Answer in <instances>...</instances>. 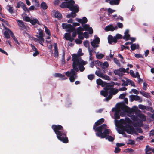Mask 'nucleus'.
I'll return each mask as SVG.
<instances>
[{
	"instance_id": "nucleus-20",
	"label": "nucleus",
	"mask_w": 154,
	"mask_h": 154,
	"mask_svg": "<svg viewBox=\"0 0 154 154\" xmlns=\"http://www.w3.org/2000/svg\"><path fill=\"white\" fill-rule=\"evenodd\" d=\"M54 56L55 57H57L58 55V52L57 43H54Z\"/></svg>"
},
{
	"instance_id": "nucleus-27",
	"label": "nucleus",
	"mask_w": 154,
	"mask_h": 154,
	"mask_svg": "<svg viewBox=\"0 0 154 154\" xmlns=\"http://www.w3.org/2000/svg\"><path fill=\"white\" fill-rule=\"evenodd\" d=\"M30 23L33 25L36 24H39L38 20L35 18H32Z\"/></svg>"
},
{
	"instance_id": "nucleus-5",
	"label": "nucleus",
	"mask_w": 154,
	"mask_h": 154,
	"mask_svg": "<svg viewBox=\"0 0 154 154\" xmlns=\"http://www.w3.org/2000/svg\"><path fill=\"white\" fill-rule=\"evenodd\" d=\"M52 128L57 135V137L59 140L64 143H67L68 142V138L66 137V134L61 125H54L52 126Z\"/></svg>"
},
{
	"instance_id": "nucleus-45",
	"label": "nucleus",
	"mask_w": 154,
	"mask_h": 154,
	"mask_svg": "<svg viewBox=\"0 0 154 154\" xmlns=\"http://www.w3.org/2000/svg\"><path fill=\"white\" fill-rule=\"evenodd\" d=\"M119 69V71H120V72H121V73H122L123 75L124 73H125V72H126V69L124 68H120ZM127 72L128 73H129L128 72Z\"/></svg>"
},
{
	"instance_id": "nucleus-14",
	"label": "nucleus",
	"mask_w": 154,
	"mask_h": 154,
	"mask_svg": "<svg viewBox=\"0 0 154 154\" xmlns=\"http://www.w3.org/2000/svg\"><path fill=\"white\" fill-rule=\"evenodd\" d=\"M83 27H82L84 29V30H85L86 31H89L90 34H92L93 33V30L91 27H90L89 25L85 24L82 26Z\"/></svg>"
},
{
	"instance_id": "nucleus-10",
	"label": "nucleus",
	"mask_w": 154,
	"mask_h": 154,
	"mask_svg": "<svg viewBox=\"0 0 154 154\" xmlns=\"http://www.w3.org/2000/svg\"><path fill=\"white\" fill-rule=\"evenodd\" d=\"M95 74L97 76L102 78L103 79L109 80L110 78L108 76L105 75L101 72L100 69L98 68V70L95 72Z\"/></svg>"
},
{
	"instance_id": "nucleus-48",
	"label": "nucleus",
	"mask_w": 154,
	"mask_h": 154,
	"mask_svg": "<svg viewBox=\"0 0 154 154\" xmlns=\"http://www.w3.org/2000/svg\"><path fill=\"white\" fill-rule=\"evenodd\" d=\"M94 77V75L93 74H91L88 76V78L90 80H92Z\"/></svg>"
},
{
	"instance_id": "nucleus-33",
	"label": "nucleus",
	"mask_w": 154,
	"mask_h": 154,
	"mask_svg": "<svg viewBox=\"0 0 154 154\" xmlns=\"http://www.w3.org/2000/svg\"><path fill=\"white\" fill-rule=\"evenodd\" d=\"M127 82H128V85H130L131 86H133L134 87H135L134 83L133 81L131 80L128 79H127Z\"/></svg>"
},
{
	"instance_id": "nucleus-7",
	"label": "nucleus",
	"mask_w": 154,
	"mask_h": 154,
	"mask_svg": "<svg viewBox=\"0 0 154 154\" xmlns=\"http://www.w3.org/2000/svg\"><path fill=\"white\" fill-rule=\"evenodd\" d=\"M118 91V90L115 88H113L112 87L108 86L104 88V89L100 91V94L104 97H106L109 93L110 94L109 96L105 98L104 100L107 101H109L112 97V94L115 95L117 94Z\"/></svg>"
},
{
	"instance_id": "nucleus-31",
	"label": "nucleus",
	"mask_w": 154,
	"mask_h": 154,
	"mask_svg": "<svg viewBox=\"0 0 154 154\" xmlns=\"http://www.w3.org/2000/svg\"><path fill=\"white\" fill-rule=\"evenodd\" d=\"M54 76L56 77H59L61 78H62L63 79H67V78H64V77H65L64 75H62L60 73H56L54 75Z\"/></svg>"
},
{
	"instance_id": "nucleus-26",
	"label": "nucleus",
	"mask_w": 154,
	"mask_h": 154,
	"mask_svg": "<svg viewBox=\"0 0 154 154\" xmlns=\"http://www.w3.org/2000/svg\"><path fill=\"white\" fill-rule=\"evenodd\" d=\"M8 31L9 32L10 34L11 35V36L13 38L15 42L19 44L18 42L17 39V38L15 37L12 32L9 29H8Z\"/></svg>"
},
{
	"instance_id": "nucleus-16",
	"label": "nucleus",
	"mask_w": 154,
	"mask_h": 154,
	"mask_svg": "<svg viewBox=\"0 0 154 154\" xmlns=\"http://www.w3.org/2000/svg\"><path fill=\"white\" fill-rule=\"evenodd\" d=\"M108 42L109 44H112L113 43H116L117 42L116 39V37H113L111 35H109L108 37Z\"/></svg>"
},
{
	"instance_id": "nucleus-64",
	"label": "nucleus",
	"mask_w": 154,
	"mask_h": 154,
	"mask_svg": "<svg viewBox=\"0 0 154 154\" xmlns=\"http://www.w3.org/2000/svg\"><path fill=\"white\" fill-rule=\"evenodd\" d=\"M35 52L33 54V56L35 57L37 56V55H38L39 54V52L38 51H35Z\"/></svg>"
},
{
	"instance_id": "nucleus-17",
	"label": "nucleus",
	"mask_w": 154,
	"mask_h": 154,
	"mask_svg": "<svg viewBox=\"0 0 154 154\" xmlns=\"http://www.w3.org/2000/svg\"><path fill=\"white\" fill-rule=\"evenodd\" d=\"M115 28L117 29V27L116 26L115 28L112 25H109L105 27V30L106 31H113L114 30Z\"/></svg>"
},
{
	"instance_id": "nucleus-44",
	"label": "nucleus",
	"mask_w": 154,
	"mask_h": 154,
	"mask_svg": "<svg viewBox=\"0 0 154 154\" xmlns=\"http://www.w3.org/2000/svg\"><path fill=\"white\" fill-rule=\"evenodd\" d=\"M7 7L9 8L8 11L11 14L13 12V10L12 7L10 5H8Z\"/></svg>"
},
{
	"instance_id": "nucleus-15",
	"label": "nucleus",
	"mask_w": 154,
	"mask_h": 154,
	"mask_svg": "<svg viewBox=\"0 0 154 154\" xmlns=\"http://www.w3.org/2000/svg\"><path fill=\"white\" fill-rule=\"evenodd\" d=\"M17 22L18 24L20 27V29L22 30H23L26 29V26L24 25L23 22L20 20H17Z\"/></svg>"
},
{
	"instance_id": "nucleus-1",
	"label": "nucleus",
	"mask_w": 154,
	"mask_h": 154,
	"mask_svg": "<svg viewBox=\"0 0 154 154\" xmlns=\"http://www.w3.org/2000/svg\"><path fill=\"white\" fill-rule=\"evenodd\" d=\"M82 51L81 49L80 48L78 50L77 54H72L73 69L71 70L70 72L67 71L65 73L66 76L69 77V79L71 82H74L77 77L75 71L77 72L79 69L80 72H83L85 69L83 66L88 63L87 61H84L80 57L83 54Z\"/></svg>"
},
{
	"instance_id": "nucleus-36",
	"label": "nucleus",
	"mask_w": 154,
	"mask_h": 154,
	"mask_svg": "<svg viewBox=\"0 0 154 154\" xmlns=\"http://www.w3.org/2000/svg\"><path fill=\"white\" fill-rule=\"evenodd\" d=\"M138 116L143 121H145L146 120V117L144 115L140 113L139 114Z\"/></svg>"
},
{
	"instance_id": "nucleus-6",
	"label": "nucleus",
	"mask_w": 154,
	"mask_h": 154,
	"mask_svg": "<svg viewBox=\"0 0 154 154\" xmlns=\"http://www.w3.org/2000/svg\"><path fill=\"white\" fill-rule=\"evenodd\" d=\"M132 122L129 118H125V119H121L119 124L123 129L128 133L130 134H136V132L134 128L131 126Z\"/></svg>"
},
{
	"instance_id": "nucleus-8",
	"label": "nucleus",
	"mask_w": 154,
	"mask_h": 154,
	"mask_svg": "<svg viewBox=\"0 0 154 154\" xmlns=\"http://www.w3.org/2000/svg\"><path fill=\"white\" fill-rule=\"evenodd\" d=\"M63 29H66V31L71 32L75 30V28L71 24L63 23L62 25Z\"/></svg>"
},
{
	"instance_id": "nucleus-25",
	"label": "nucleus",
	"mask_w": 154,
	"mask_h": 154,
	"mask_svg": "<svg viewBox=\"0 0 154 154\" xmlns=\"http://www.w3.org/2000/svg\"><path fill=\"white\" fill-rule=\"evenodd\" d=\"M100 65L103 69H105L109 66V64L107 62L104 63L100 62Z\"/></svg>"
},
{
	"instance_id": "nucleus-30",
	"label": "nucleus",
	"mask_w": 154,
	"mask_h": 154,
	"mask_svg": "<svg viewBox=\"0 0 154 154\" xmlns=\"http://www.w3.org/2000/svg\"><path fill=\"white\" fill-rule=\"evenodd\" d=\"M97 83L99 85L103 86L105 84V83L100 79H98L96 80Z\"/></svg>"
},
{
	"instance_id": "nucleus-2",
	"label": "nucleus",
	"mask_w": 154,
	"mask_h": 154,
	"mask_svg": "<svg viewBox=\"0 0 154 154\" xmlns=\"http://www.w3.org/2000/svg\"><path fill=\"white\" fill-rule=\"evenodd\" d=\"M116 106V108H113L112 109V111H115L114 117L115 119V122L116 125H117V122H118L116 119L120 118L119 113L122 116H125L127 114L128 116L130 117L134 121L137 120V117L134 115V112L137 109V107L134 106L132 108H130L121 104H117Z\"/></svg>"
},
{
	"instance_id": "nucleus-40",
	"label": "nucleus",
	"mask_w": 154,
	"mask_h": 154,
	"mask_svg": "<svg viewBox=\"0 0 154 154\" xmlns=\"http://www.w3.org/2000/svg\"><path fill=\"white\" fill-rule=\"evenodd\" d=\"M41 6L42 8L44 9H46L47 8L48 6L45 2H42L41 5Z\"/></svg>"
},
{
	"instance_id": "nucleus-49",
	"label": "nucleus",
	"mask_w": 154,
	"mask_h": 154,
	"mask_svg": "<svg viewBox=\"0 0 154 154\" xmlns=\"http://www.w3.org/2000/svg\"><path fill=\"white\" fill-rule=\"evenodd\" d=\"M131 91L136 94H138L139 93V91L137 90L134 89H132L131 90Z\"/></svg>"
},
{
	"instance_id": "nucleus-56",
	"label": "nucleus",
	"mask_w": 154,
	"mask_h": 154,
	"mask_svg": "<svg viewBox=\"0 0 154 154\" xmlns=\"http://www.w3.org/2000/svg\"><path fill=\"white\" fill-rule=\"evenodd\" d=\"M126 96V94H121L119 97V98L120 99H123Z\"/></svg>"
},
{
	"instance_id": "nucleus-42",
	"label": "nucleus",
	"mask_w": 154,
	"mask_h": 154,
	"mask_svg": "<svg viewBox=\"0 0 154 154\" xmlns=\"http://www.w3.org/2000/svg\"><path fill=\"white\" fill-rule=\"evenodd\" d=\"M44 26L45 28V32L48 35H51V34L49 30L47 28L45 25H44Z\"/></svg>"
},
{
	"instance_id": "nucleus-63",
	"label": "nucleus",
	"mask_w": 154,
	"mask_h": 154,
	"mask_svg": "<svg viewBox=\"0 0 154 154\" xmlns=\"http://www.w3.org/2000/svg\"><path fill=\"white\" fill-rule=\"evenodd\" d=\"M83 35L84 37L86 38H88L89 37V35L88 33L87 32H85L83 34Z\"/></svg>"
},
{
	"instance_id": "nucleus-58",
	"label": "nucleus",
	"mask_w": 154,
	"mask_h": 154,
	"mask_svg": "<svg viewBox=\"0 0 154 154\" xmlns=\"http://www.w3.org/2000/svg\"><path fill=\"white\" fill-rule=\"evenodd\" d=\"M31 46L33 51H37L36 48L32 44H31Z\"/></svg>"
},
{
	"instance_id": "nucleus-21",
	"label": "nucleus",
	"mask_w": 154,
	"mask_h": 154,
	"mask_svg": "<svg viewBox=\"0 0 154 154\" xmlns=\"http://www.w3.org/2000/svg\"><path fill=\"white\" fill-rule=\"evenodd\" d=\"M65 38L67 40L72 42L74 40V38H72L71 35L69 33H66L65 34L64 36Z\"/></svg>"
},
{
	"instance_id": "nucleus-4",
	"label": "nucleus",
	"mask_w": 154,
	"mask_h": 154,
	"mask_svg": "<svg viewBox=\"0 0 154 154\" xmlns=\"http://www.w3.org/2000/svg\"><path fill=\"white\" fill-rule=\"evenodd\" d=\"M60 7L63 8H68L72 12L70 14L67 15L68 18L74 17L76 16V13L79 11V7L77 5L75 4V2L73 0H70L67 2L62 3Z\"/></svg>"
},
{
	"instance_id": "nucleus-47",
	"label": "nucleus",
	"mask_w": 154,
	"mask_h": 154,
	"mask_svg": "<svg viewBox=\"0 0 154 154\" xmlns=\"http://www.w3.org/2000/svg\"><path fill=\"white\" fill-rule=\"evenodd\" d=\"M122 81L123 82L122 84V86H127L128 85V82H127V79L125 81L124 80H122Z\"/></svg>"
},
{
	"instance_id": "nucleus-55",
	"label": "nucleus",
	"mask_w": 154,
	"mask_h": 154,
	"mask_svg": "<svg viewBox=\"0 0 154 154\" xmlns=\"http://www.w3.org/2000/svg\"><path fill=\"white\" fill-rule=\"evenodd\" d=\"M114 37H116V41H117V40L118 39H119L121 38L122 37V35L119 34H117Z\"/></svg>"
},
{
	"instance_id": "nucleus-57",
	"label": "nucleus",
	"mask_w": 154,
	"mask_h": 154,
	"mask_svg": "<svg viewBox=\"0 0 154 154\" xmlns=\"http://www.w3.org/2000/svg\"><path fill=\"white\" fill-rule=\"evenodd\" d=\"M135 57L137 58H142V56L140 54H135L134 55Z\"/></svg>"
},
{
	"instance_id": "nucleus-59",
	"label": "nucleus",
	"mask_w": 154,
	"mask_h": 154,
	"mask_svg": "<svg viewBox=\"0 0 154 154\" xmlns=\"http://www.w3.org/2000/svg\"><path fill=\"white\" fill-rule=\"evenodd\" d=\"M23 9V10L26 11H28V12H29V9H27L26 6V5H24L22 7Z\"/></svg>"
},
{
	"instance_id": "nucleus-51",
	"label": "nucleus",
	"mask_w": 154,
	"mask_h": 154,
	"mask_svg": "<svg viewBox=\"0 0 154 154\" xmlns=\"http://www.w3.org/2000/svg\"><path fill=\"white\" fill-rule=\"evenodd\" d=\"M116 11V10H112L110 8H109L108 9V12L109 14H111Z\"/></svg>"
},
{
	"instance_id": "nucleus-35",
	"label": "nucleus",
	"mask_w": 154,
	"mask_h": 154,
	"mask_svg": "<svg viewBox=\"0 0 154 154\" xmlns=\"http://www.w3.org/2000/svg\"><path fill=\"white\" fill-rule=\"evenodd\" d=\"M83 44L84 46L86 47H88V48L90 49L89 47V42L88 40H86L84 42Z\"/></svg>"
},
{
	"instance_id": "nucleus-12",
	"label": "nucleus",
	"mask_w": 154,
	"mask_h": 154,
	"mask_svg": "<svg viewBox=\"0 0 154 154\" xmlns=\"http://www.w3.org/2000/svg\"><path fill=\"white\" fill-rule=\"evenodd\" d=\"M76 31L78 35L79 38L82 40H83L84 39V35L82 32L84 31V29L81 27H79L77 28Z\"/></svg>"
},
{
	"instance_id": "nucleus-61",
	"label": "nucleus",
	"mask_w": 154,
	"mask_h": 154,
	"mask_svg": "<svg viewBox=\"0 0 154 154\" xmlns=\"http://www.w3.org/2000/svg\"><path fill=\"white\" fill-rule=\"evenodd\" d=\"M130 74L132 76L134 77V76H135V74L133 70H131L130 71Z\"/></svg>"
},
{
	"instance_id": "nucleus-38",
	"label": "nucleus",
	"mask_w": 154,
	"mask_h": 154,
	"mask_svg": "<svg viewBox=\"0 0 154 154\" xmlns=\"http://www.w3.org/2000/svg\"><path fill=\"white\" fill-rule=\"evenodd\" d=\"M138 107L139 109L142 110L147 109V107L146 106L142 104L139 105Z\"/></svg>"
},
{
	"instance_id": "nucleus-60",
	"label": "nucleus",
	"mask_w": 154,
	"mask_h": 154,
	"mask_svg": "<svg viewBox=\"0 0 154 154\" xmlns=\"http://www.w3.org/2000/svg\"><path fill=\"white\" fill-rule=\"evenodd\" d=\"M135 143V142L134 141L131 140H129L128 143V144H130L131 145H133Z\"/></svg>"
},
{
	"instance_id": "nucleus-29",
	"label": "nucleus",
	"mask_w": 154,
	"mask_h": 154,
	"mask_svg": "<svg viewBox=\"0 0 154 154\" xmlns=\"http://www.w3.org/2000/svg\"><path fill=\"white\" fill-rule=\"evenodd\" d=\"M139 45L137 44H131V48L132 50H134L138 49L139 48Z\"/></svg>"
},
{
	"instance_id": "nucleus-46",
	"label": "nucleus",
	"mask_w": 154,
	"mask_h": 154,
	"mask_svg": "<svg viewBox=\"0 0 154 154\" xmlns=\"http://www.w3.org/2000/svg\"><path fill=\"white\" fill-rule=\"evenodd\" d=\"M114 61L115 63L119 66H120V64L119 61L116 58H114Z\"/></svg>"
},
{
	"instance_id": "nucleus-39",
	"label": "nucleus",
	"mask_w": 154,
	"mask_h": 154,
	"mask_svg": "<svg viewBox=\"0 0 154 154\" xmlns=\"http://www.w3.org/2000/svg\"><path fill=\"white\" fill-rule=\"evenodd\" d=\"M114 73L116 75H118L119 76H122L123 75L122 73L119 71V69L116 70L114 71Z\"/></svg>"
},
{
	"instance_id": "nucleus-32",
	"label": "nucleus",
	"mask_w": 154,
	"mask_h": 154,
	"mask_svg": "<svg viewBox=\"0 0 154 154\" xmlns=\"http://www.w3.org/2000/svg\"><path fill=\"white\" fill-rule=\"evenodd\" d=\"M140 94H142L143 96L147 97L148 98L149 96V95L148 93H147L143 91H140Z\"/></svg>"
},
{
	"instance_id": "nucleus-13",
	"label": "nucleus",
	"mask_w": 154,
	"mask_h": 154,
	"mask_svg": "<svg viewBox=\"0 0 154 154\" xmlns=\"http://www.w3.org/2000/svg\"><path fill=\"white\" fill-rule=\"evenodd\" d=\"M100 39L97 36H95V38L91 42V45L94 48L98 47L99 46L98 44L99 43Z\"/></svg>"
},
{
	"instance_id": "nucleus-18",
	"label": "nucleus",
	"mask_w": 154,
	"mask_h": 154,
	"mask_svg": "<svg viewBox=\"0 0 154 154\" xmlns=\"http://www.w3.org/2000/svg\"><path fill=\"white\" fill-rule=\"evenodd\" d=\"M75 20L76 21L82 24L85 23L87 22V19L85 17H83L82 19L76 18Z\"/></svg>"
},
{
	"instance_id": "nucleus-19",
	"label": "nucleus",
	"mask_w": 154,
	"mask_h": 154,
	"mask_svg": "<svg viewBox=\"0 0 154 154\" xmlns=\"http://www.w3.org/2000/svg\"><path fill=\"white\" fill-rule=\"evenodd\" d=\"M129 31L126 30L124 33L125 35L123 37V39L126 41L129 40L130 38V35L129 34Z\"/></svg>"
},
{
	"instance_id": "nucleus-37",
	"label": "nucleus",
	"mask_w": 154,
	"mask_h": 154,
	"mask_svg": "<svg viewBox=\"0 0 154 154\" xmlns=\"http://www.w3.org/2000/svg\"><path fill=\"white\" fill-rule=\"evenodd\" d=\"M8 29H7V31H5L4 33V35L5 36L7 39L10 38V36L9 35L10 33L9 32L8 30Z\"/></svg>"
},
{
	"instance_id": "nucleus-50",
	"label": "nucleus",
	"mask_w": 154,
	"mask_h": 154,
	"mask_svg": "<svg viewBox=\"0 0 154 154\" xmlns=\"http://www.w3.org/2000/svg\"><path fill=\"white\" fill-rule=\"evenodd\" d=\"M148 110L149 111H150L152 113H154V110L153 109V108L152 107H147V108Z\"/></svg>"
},
{
	"instance_id": "nucleus-3",
	"label": "nucleus",
	"mask_w": 154,
	"mask_h": 154,
	"mask_svg": "<svg viewBox=\"0 0 154 154\" xmlns=\"http://www.w3.org/2000/svg\"><path fill=\"white\" fill-rule=\"evenodd\" d=\"M93 129L95 131L98 132L96 134V135L101 138H105L108 139L109 141L112 142L114 139L115 136H109L111 132L109 129H107L108 127L106 125L103 124L100 126L96 128L95 126L93 127Z\"/></svg>"
},
{
	"instance_id": "nucleus-43",
	"label": "nucleus",
	"mask_w": 154,
	"mask_h": 154,
	"mask_svg": "<svg viewBox=\"0 0 154 154\" xmlns=\"http://www.w3.org/2000/svg\"><path fill=\"white\" fill-rule=\"evenodd\" d=\"M104 56V55L102 53L97 54L96 55V57L98 59L102 58Z\"/></svg>"
},
{
	"instance_id": "nucleus-11",
	"label": "nucleus",
	"mask_w": 154,
	"mask_h": 154,
	"mask_svg": "<svg viewBox=\"0 0 154 154\" xmlns=\"http://www.w3.org/2000/svg\"><path fill=\"white\" fill-rule=\"evenodd\" d=\"M130 101L132 102L134 100L141 103L143 101L142 98L137 95H131L129 96Z\"/></svg>"
},
{
	"instance_id": "nucleus-9",
	"label": "nucleus",
	"mask_w": 154,
	"mask_h": 154,
	"mask_svg": "<svg viewBox=\"0 0 154 154\" xmlns=\"http://www.w3.org/2000/svg\"><path fill=\"white\" fill-rule=\"evenodd\" d=\"M36 36L38 40V42L42 46L43 45V43L44 42V39L43 38V35L42 31V30L39 31L38 35H36Z\"/></svg>"
},
{
	"instance_id": "nucleus-54",
	"label": "nucleus",
	"mask_w": 154,
	"mask_h": 154,
	"mask_svg": "<svg viewBox=\"0 0 154 154\" xmlns=\"http://www.w3.org/2000/svg\"><path fill=\"white\" fill-rule=\"evenodd\" d=\"M120 151V149L118 147H116L114 151V152L116 153H119Z\"/></svg>"
},
{
	"instance_id": "nucleus-28",
	"label": "nucleus",
	"mask_w": 154,
	"mask_h": 154,
	"mask_svg": "<svg viewBox=\"0 0 154 154\" xmlns=\"http://www.w3.org/2000/svg\"><path fill=\"white\" fill-rule=\"evenodd\" d=\"M119 3V1L117 0H111L109 2V3L112 5H117Z\"/></svg>"
},
{
	"instance_id": "nucleus-62",
	"label": "nucleus",
	"mask_w": 154,
	"mask_h": 154,
	"mask_svg": "<svg viewBox=\"0 0 154 154\" xmlns=\"http://www.w3.org/2000/svg\"><path fill=\"white\" fill-rule=\"evenodd\" d=\"M117 26L119 28H122L123 26V25L122 23L119 22L118 23Z\"/></svg>"
},
{
	"instance_id": "nucleus-53",
	"label": "nucleus",
	"mask_w": 154,
	"mask_h": 154,
	"mask_svg": "<svg viewBox=\"0 0 154 154\" xmlns=\"http://www.w3.org/2000/svg\"><path fill=\"white\" fill-rule=\"evenodd\" d=\"M147 84L146 82H144L143 83V89L144 90H146L147 88Z\"/></svg>"
},
{
	"instance_id": "nucleus-24",
	"label": "nucleus",
	"mask_w": 154,
	"mask_h": 154,
	"mask_svg": "<svg viewBox=\"0 0 154 154\" xmlns=\"http://www.w3.org/2000/svg\"><path fill=\"white\" fill-rule=\"evenodd\" d=\"M104 121V119L103 118H101L96 122L95 123V125L94 126V127L95 126L96 128H98V127H96V126L102 124L103 122Z\"/></svg>"
},
{
	"instance_id": "nucleus-34",
	"label": "nucleus",
	"mask_w": 154,
	"mask_h": 154,
	"mask_svg": "<svg viewBox=\"0 0 154 154\" xmlns=\"http://www.w3.org/2000/svg\"><path fill=\"white\" fill-rule=\"evenodd\" d=\"M88 51L89 53V60L91 61H93V57H92L93 51L91 50L90 49L88 48Z\"/></svg>"
},
{
	"instance_id": "nucleus-23",
	"label": "nucleus",
	"mask_w": 154,
	"mask_h": 154,
	"mask_svg": "<svg viewBox=\"0 0 154 154\" xmlns=\"http://www.w3.org/2000/svg\"><path fill=\"white\" fill-rule=\"evenodd\" d=\"M54 15L56 18L59 19H61L62 17L61 14L59 12L56 11H54Z\"/></svg>"
},
{
	"instance_id": "nucleus-41",
	"label": "nucleus",
	"mask_w": 154,
	"mask_h": 154,
	"mask_svg": "<svg viewBox=\"0 0 154 154\" xmlns=\"http://www.w3.org/2000/svg\"><path fill=\"white\" fill-rule=\"evenodd\" d=\"M22 17L23 18V19L26 21L27 22H30L31 19L28 16H23V15H22Z\"/></svg>"
},
{
	"instance_id": "nucleus-22",
	"label": "nucleus",
	"mask_w": 154,
	"mask_h": 154,
	"mask_svg": "<svg viewBox=\"0 0 154 154\" xmlns=\"http://www.w3.org/2000/svg\"><path fill=\"white\" fill-rule=\"evenodd\" d=\"M153 150H154V148L153 149L152 148H150L148 146H147L145 149L146 153L147 154H149L153 152Z\"/></svg>"
},
{
	"instance_id": "nucleus-52",
	"label": "nucleus",
	"mask_w": 154,
	"mask_h": 154,
	"mask_svg": "<svg viewBox=\"0 0 154 154\" xmlns=\"http://www.w3.org/2000/svg\"><path fill=\"white\" fill-rule=\"evenodd\" d=\"M75 42L77 44H80L82 43V41L80 39H76L75 40Z\"/></svg>"
}]
</instances>
